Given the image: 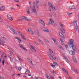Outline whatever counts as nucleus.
Wrapping results in <instances>:
<instances>
[{"label": "nucleus", "instance_id": "obj_1", "mask_svg": "<svg viewBox=\"0 0 79 79\" xmlns=\"http://www.w3.org/2000/svg\"><path fill=\"white\" fill-rule=\"evenodd\" d=\"M70 42L68 43V45H69L70 48H72L74 51H76L77 49L76 46L74 44V40H70Z\"/></svg>", "mask_w": 79, "mask_h": 79}, {"label": "nucleus", "instance_id": "obj_2", "mask_svg": "<svg viewBox=\"0 0 79 79\" xmlns=\"http://www.w3.org/2000/svg\"><path fill=\"white\" fill-rule=\"evenodd\" d=\"M49 20L50 21L48 22V25L49 26L52 25V23H53V25L54 26H57V24H56V23L52 19H50Z\"/></svg>", "mask_w": 79, "mask_h": 79}, {"label": "nucleus", "instance_id": "obj_3", "mask_svg": "<svg viewBox=\"0 0 79 79\" xmlns=\"http://www.w3.org/2000/svg\"><path fill=\"white\" fill-rule=\"evenodd\" d=\"M59 25L61 27V28L63 29H61L60 31L63 33H64V31H65V29L63 27V25L61 24V23H59Z\"/></svg>", "mask_w": 79, "mask_h": 79}, {"label": "nucleus", "instance_id": "obj_4", "mask_svg": "<svg viewBox=\"0 0 79 79\" xmlns=\"http://www.w3.org/2000/svg\"><path fill=\"white\" fill-rule=\"evenodd\" d=\"M48 5L50 7H51L53 10H54L55 11H56V9L55 8V7L54 6H53L52 5V4L50 3V2H49L48 3Z\"/></svg>", "mask_w": 79, "mask_h": 79}, {"label": "nucleus", "instance_id": "obj_5", "mask_svg": "<svg viewBox=\"0 0 79 79\" xmlns=\"http://www.w3.org/2000/svg\"><path fill=\"white\" fill-rule=\"evenodd\" d=\"M39 23H40L42 24L44 26H45V23H44V21H43V20H42L40 19H39Z\"/></svg>", "mask_w": 79, "mask_h": 79}, {"label": "nucleus", "instance_id": "obj_6", "mask_svg": "<svg viewBox=\"0 0 79 79\" xmlns=\"http://www.w3.org/2000/svg\"><path fill=\"white\" fill-rule=\"evenodd\" d=\"M32 12L33 13H34L35 16H37V10L35 9H33L32 10Z\"/></svg>", "mask_w": 79, "mask_h": 79}, {"label": "nucleus", "instance_id": "obj_7", "mask_svg": "<svg viewBox=\"0 0 79 79\" xmlns=\"http://www.w3.org/2000/svg\"><path fill=\"white\" fill-rule=\"evenodd\" d=\"M19 46L21 48H22L23 50L24 51H25L26 52H27V49H26L25 48H24L23 47V46L22 45V44H19Z\"/></svg>", "mask_w": 79, "mask_h": 79}, {"label": "nucleus", "instance_id": "obj_8", "mask_svg": "<svg viewBox=\"0 0 79 79\" xmlns=\"http://www.w3.org/2000/svg\"><path fill=\"white\" fill-rule=\"evenodd\" d=\"M7 18L10 21H13V18H12V17L10 15H7Z\"/></svg>", "mask_w": 79, "mask_h": 79}, {"label": "nucleus", "instance_id": "obj_9", "mask_svg": "<svg viewBox=\"0 0 79 79\" xmlns=\"http://www.w3.org/2000/svg\"><path fill=\"white\" fill-rule=\"evenodd\" d=\"M69 53L71 55H75L76 52H73V51H71L69 52Z\"/></svg>", "mask_w": 79, "mask_h": 79}, {"label": "nucleus", "instance_id": "obj_10", "mask_svg": "<svg viewBox=\"0 0 79 79\" xmlns=\"http://www.w3.org/2000/svg\"><path fill=\"white\" fill-rule=\"evenodd\" d=\"M75 32H76L77 30V22H75Z\"/></svg>", "mask_w": 79, "mask_h": 79}, {"label": "nucleus", "instance_id": "obj_11", "mask_svg": "<svg viewBox=\"0 0 79 79\" xmlns=\"http://www.w3.org/2000/svg\"><path fill=\"white\" fill-rule=\"evenodd\" d=\"M48 55L49 56H50V57H52L54 60L56 58V57L55 56H51V54H50V53L48 52Z\"/></svg>", "mask_w": 79, "mask_h": 79}, {"label": "nucleus", "instance_id": "obj_12", "mask_svg": "<svg viewBox=\"0 0 79 79\" xmlns=\"http://www.w3.org/2000/svg\"><path fill=\"white\" fill-rule=\"evenodd\" d=\"M15 39L17 40H18L19 42H21V43H22V42H23V41L21 40V39H20L19 38H18V37H15Z\"/></svg>", "mask_w": 79, "mask_h": 79}, {"label": "nucleus", "instance_id": "obj_13", "mask_svg": "<svg viewBox=\"0 0 79 79\" xmlns=\"http://www.w3.org/2000/svg\"><path fill=\"white\" fill-rule=\"evenodd\" d=\"M59 34L60 36H61V37H62L63 38H64V39H65V38L64 37V35H63V33H62L61 32H60L59 33Z\"/></svg>", "mask_w": 79, "mask_h": 79}, {"label": "nucleus", "instance_id": "obj_14", "mask_svg": "<svg viewBox=\"0 0 79 79\" xmlns=\"http://www.w3.org/2000/svg\"><path fill=\"white\" fill-rule=\"evenodd\" d=\"M58 47H59V48L61 50H64V48H63V47H62L61 45H59L58 46Z\"/></svg>", "mask_w": 79, "mask_h": 79}, {"label": "nucleus", "instance_id": "obj_15", "mask_svg": "<svg viewBox=\"0 0 79 79\" xmlns=\"http://www.w3.org/2000/svg\"><path fill=\"white\" fill-rule=\"evenodd\" d=\"M69 8L70 10H73V9H75V7L73 5L72 6H70L69 7Z\"/></svg>", "mask_w": 79, "mask_h": 79}, {"label": "nucleus", "instance_id": "obj_16", "mask_svg": "<svg viewBox=\"0 0 79 79\" xmlns=\"http://www.w3.org/2000/svg\"><path fill=\"white\" fill-rule=\"evenodd\" d=\"M30 47L32 49H33V50L35 52H36V50H35V48H34V47H33V46H32V45H30Z\"/></svg>", "mask_w": 79, "mask_h": 79}, {"label": "nucleus", "instance_id": "obj_17", "mask_svg": "<svg viewBox=\"0 0 79 79\" xmlns=\"http://www.w3.org/2000/svg\"><path fill=\"white\" fill-rule=\"evenodd\" d=\"M72 69V70H73V71H74V72H75V73H76L77 74L79 73H78V72H77V70L76 69H75L74 70V69Z\"/></svg>", "mask_w": 79, "mask_h": 79}, {"label": "nucleus", "instance_id": "obj_18", "mask_svg": "<svg viewBox=\"0 0 79 79\" xmlns=\"http://www.w3.org/2000/svg\"><path fill=\"white\" fill-rule=\"evenodd\" d=\"M8 49L10 50V52H12V53H13L14 52L13 50V49L12 48H8Z\"/></svg>", "mask_w": 79, "mask_h": 79}, {"label": "nucleus", "instance_id": "obj_19", "mask_svg": "<svg viewBox=\"0 0 79 79\" xmlns=\"http://www.w3.org/2000/svg\"><path fill=\"white\" fill-rule=\"evenodd\" d=\"M62 69L63 71H64V73H66V74H67V73H68V72H67L66 71V70H65V69H64L63 68H62Z\"/></svg>", "mask_w": 79, "mask_h": 79}, {"label": "nucleus", "instance_id": "obj_20", "mask_svg": "<svg viewBox=\"0 0 79 79\" xmlns=\"http://www.w3.org/2000/svg\"><path fill=\"white\" fill-rule=\"evenodd\" d=\"M40 28L41 29V30L44 32L45 31V30L47 28H44V27H40Z\"/></svg>", "mask_w": 79, "mask_h": 79}, {"label": "nucleus", "instance_id": "obj_21", "mask_svg": "<svg viewBox=\"0 0 79 79\" xmlns=\"http://www.w3.org/2000/svg\"><path fill=\"white\" fill-rule=\"evenodd\" d=\"M26 18H27V17L23 16L22 17V19H23V20H26V19H27Z\"/></svg>", "mask_w": 79, "mask_h": 79}, {"label": "nucleus", "instance_id": "obj_22", "mask_svg": "<svg viewBox=\"0 0 79 79\" xmlns=\"http://www.w3.org/2000/svg\"><path fill=\"white\" fill-rule=\"evenodd\" d=\"M5 10V8L3 6L1 7L0 8V10H1V11H3Z\"/></svg>", "mask_w": 79, "mask_h": 79}, {"label": "nucleus", "instance_id": "obj_23", "mask_svg": "<svg viewBox=\"0 0 79 79\" xmlns=\"http://www.w3.org/2000/svg\"><path fill=\"white\" fill-rule=\"evenodd\" d=\"M55 44H56V45H58V42L56 40L55 41H54V42Z\"/></svg>", "mask_w": 79, "mask_h": 79}, {"label": "nucleus", "instance_id": "obj_24", "mask_svg": "<svg viewBox=\"0 0 79 79\" xmlns=\"http://www.w3.org/2000/svg\"><path fill=\"white\" fill-rule=\"evenodd\" d=\"M73 60L74 62H75V63H77V60L76 58H73Z\"/></svg>", "mask_w": 79, "mask_h": 79}, {"label": "nucleus", "instance_id": "obj_25", "mask_svg": "<svg viewBox=\"0 0 79 79\" xmlns=\"http://www.w3.org/2000/svg\"><path fill=\"white\" fill-rule=\"evenodd\" d=\"M0 42H1L2 43H3V44H5V42L3 41V40L2 39H0Z\"/></svg>", "mask_w": 79, "mask_h": 79}, {"label": "nucleus", "instance_id": "obj_26", "mask_svg": "<svg viewBox=\"0 0 79 79\" xmlns=\"http://www.w3.org/2000/svg\"><path fill=\"white\" fill-rule=\"evenodd\" d=\"M30 73V71L29 70H27L26 71L25 74H28V73Z\"/></svg>", "mask_w": 79, "mask_h": 79}, {"label": "nucleus", "instance_id": "obj_27", "mask_svg": "<svg viewBox=\"0 0 79 79\" xmlns=\"http://www.w3.org/2000/svg\"><path fill=\"white\" fill-rule=\"evenodd\" d=\"M44 32H49V31L46 28V29L45 30Z\"/></svg>", "mask_w": 79, "mask_h": 79}, {"label": "nucleus", "instance_id": "obj_28", "mask_svg": "<svg viewBox=\"0 0 79 79\" xmlns=\"http://www.w3.org/2000/svg\"><path fill=\"white\" fill-rule=\"evenodd\" d=\"M9 58H10V61H13V58L10 56H9Z\"/></svg>", "mask_w": 79, "mask_h": 79}, {"label": "nucleus", "instance_id": "obj_29", "mask_svg": "<svg viewBox=\"0 0 79 79\" xmlns=\"http://www.w3.org/2000/svg\"><path fill=\"white\" fill-rule=\"evenodd\" d=\"M14 2L15 3H19V0H14Z\"/></svg>", "mask_w": 79, "mask_h": 79}, {"label": "nucleus", "instance_id": "obj_30", "mask_svg": "<svg viewBox=\"0 0 79 79\" xmlns=\"http://www.w3.org/2000/svg\"><path fill=\"white\" fill-rule=\"evenodd\" d=\"M10 30L11 31H12L13 32H15V30H14V29H13V28L11 27L10 28Z\"/></svg>", "mask_w": 79, "mask_h": 79}, {"label": "nucleus", "instance_id": "obj_31", "mask_svg": "<svg viewBox=\"0 0 79 79\" xmlns=\"http://www.w3.org/2000/svg\"><path fill=\"white\" fill-rule=\"evenodd\" d=\"M38 40L39 42H41V44H43V41H41V40H40V39H38Z\"/></svg>", "mask_w": 79, "mask_h": 79}, {"label": "nucleus", "instance_id": "obj_32", "mask_svg": "<svg viewBox=\"0 0 79 79\" xmlns=\"http://www.w3.org/2000/svg\"><path fill=\"white\" fill-rule=\"evenodd\" d=\"M36 5H39V1H37V0H36Z\"/></svg>", "mask_w": 79, "mask_h": 79}, {"label": "nucleus", "instance_id": "obj_33", "mask_svg": "<svg viewBox=\"0 0 79 79\" xmlns=\"http://www.w3.org/2000/svg\"><path fill=\"white\" fill-rule=\"evenodd\" d=\"M28 31L29 32H32V30H31V28H29L28 30Z\"/></svg>", "mask_w": 79, "mask_h": 79}, {"label": "nucleus", "instance_id": "obj_34", "mask_svg": "<svg viewBox=\"0 0 79 79\" xmlns=\"http://www.w3.org/2000/svg\"><path fill=\"white\" fill-rule=\"evenodd\" d=\"M49 52H50V53H53V51L52 50L49 49Z\"/></svg>", "mask_w": 79, "mask_h": 79}, {"label": "nucleus", "instance_id": "obj_35", "mask_svg": "<svg viewBox=\"0 0 79 79\" xmlns=\"http://www.w3.org/2000/svg\"><path fill=\"white\" fill-rule=\"evenodd\" d=\"M17 32L19 33V34L20 35L23 34L20 31H17Z\"/></svg>", "mask_w": 79, "mask_h": 79}, {"label": "nucleus", "instance_id": "obj_36", "mask_svg": "<svg viewBox=\"0 0 79 79\" xmlns=\"http://www.w3.org/2000/svg\"><path fill=\"white\" fill-rule=\"evenodd\" d=\"M34 43H35V44H36V45H39V43H38V42L35 41H34Z\"/></svg>", "mask_w": 79, "mask_h": 79}, {"label": "nucleus", "instance_id": "obj_37", "mask_svg": "<svg viewBox=\"0 0 79 79\" xmlns=\"http://www.w3.org/2000/svg\"><path fill=\"white\" fill-rule=\"evenodd\" d=\"M2 63L3 65H4V64H5V60H3Z\"/></svg>", "mask_w": 79, "mask_h": 79}, {"label": "nucleus", "instance_id": "obj_38", "mask_svg": "<svg viewBox=\"0 0 79 79\" xmlns=\"http://www.w3.org/2000/svg\"><path fill=\"white\" fill-rule=\"evenodd\" d=\"M18 57V58H19V61H23V60L22 59L20 58L18 56H17Z\"/></svg>", "mask_w": 79, "mask_h": 79}, {"label": "nucleus", "instance_id": "obj_39", "mask_svg": "<svg viewBox=\"0 0 79 79\" xmlns=\"http://www.w3.org/2000/svg\"><path fill=\"white\" fill-rule=\"evenodd\" d=\"M74 22H72L71 24V25H70V26L71 27L72 26H73V25H74Z\"/></svg>", "mask_w": 79, "mask_h": 79}, {"label": "nucleus", "instance_id": "obj_40", "mask_svg": "<svg viewBox=\"0 0 79 79\" xmlns=\"http://www.w3.org/2000/svg\"><path fill=\"white\" fill-rule=\"evenodd\" d=\"M71 14H72V13H69V12H68L67 13V15L69 16H70V15H71Z\"/></svg>", "mask_w": 79, "mask_h": 79}, {"label": "nucleus", "instance_id": "obj_41", "mask_svg": "<svg viewBox=\"0 0 79 79\" xmlns=\"http://www.w3.org/2000/svg\"><path fill=\"white\" fill-rule=\"evenodd\" d=\"M1 36L2 37V38H3V37H4V36H5L3 34H1Z\"/></svg>", "mask_w": 79, "mask_h": 79}, {"label": "nucleus", "instance_id": "obj_42", "mask_svg": "<svg viewBox=\"0 0 79 79\" xmlns=\"http://www.w3.org/2000/svg\"><path fill=\"white\" fill-rule=\"evenodd\" d=\"M5 54V53L4 52H3V53L1 55V57L2 58L3 57V56Z\"/></svg>", "mask_w": 79, "mask_h": 79}, {"label": "nucleus", "instance_id": "obj_43", "mask_svg": "<svg viewBox=\"0 0 79 79\" xmlns=\"http://www.w3.org/2000/svg\"><path fill=\"white\" fill-rule=\"evenodd\" d=\"M49 76L51 79H52L53 78V76H52V75H49Z\"/></svg>", "mask_w": 79, "mask_h": 79}, {"label": "nucleus", "instance_id": "obj_44", "mask_svg": "<svg viewBox=\"0 0 79 79\" xmlns=\"http://www.w3.org/2000/svg\"><path fill=\"white\" fill-rule=\"evenodd\" d=\"M61 43H62V45H64V41H62V42H61Z\"/></svg>", "mask_w": 79, "mask_h": 79}, {"label": "nucleus", "instance_id": "obj_45", "mask_svg": "<svg viewBox=\"0 0 79 79\" xmlns=\"http://www.w3.org/2000/svg\"><path fill=\"white\" fill-rule=\"evenodd\" d=\"M11 10H15V9L14 8H11Z\"/></svg>", "mask_w": 79, "mask_h": 79}, {"label": "nucleus", "instance_id": "obj_46", "mask_svg": "<svg viewBox=\"0 0 79 79\" xmlns=\"http://www.w3.org/2000/svg\"><path fill=\"white\" fill-rule=\"evenodd\" d=\"M52 64H51V66H52V68H55L56 65H52Z\"/></svg>", "mask_w": 79, "mask_h": 79}, {"label": "nucleus", "instance_id": "obj_47", "mask_svg": "<svg viewBox=\"0 0 79 79\" xmlns=\"http://www.w3.org/2000/svg\"><path fill=\"white\" fill-rule=\"evenodd\" d=\"M22 69V68H21V67H19V71H21V69Z\"/></svg>", "mask_w": 79, "mask_h": 79}, {"label": "nucleus", "instance_id": "obj_48", "mask_svg": "<svg viewBox=\"0 0 79 79\" xmlns=\"http://www.w3.org/2000/svg\"><path fill=\"white\" fill-rule=\"evenodd\" d=\"M54 60H55V61H58V59L56 58V57Z\"/></svg>", "mask_w": 79, "mask_h": 79}, {"label": "nucleus", "instance_id": "obj_49", "mask_svg": "<svg viewBox=\"0 0 79 79\" xmlns=\"http://www.w3.org/2000/svg\"><path fill=\"white\" fill-rule=\"evenodd\" d=\"M52 40L54 42L56 40V39L54 38H52Z\"/></svg>", "mask_w": 79, "mask_h": 79}, {"label": "nucleus", "instance_id": "obj_50", "mask_svg": "<svg viewBox=\"0 0 79 79\" xmlns=\"http://www.w3.org/2000/svg\"><path fill=\"white\" fill-rule=\"evenodd\" d=\"M22 38L24 40H26V38H25L24 36L23 37H22Z\"/></svg>", "mask_w": 79, "mask_h": 79}, {"label": "nucleus", "instance_id": "obj_51", "mask_svg": "<svg viewBox=\"0 0 79 79\" xmlns=\"http://www.w3.org/2000/svg\"><path fill=\"white\" fill-rule=\"evenodd\" d=\"M36 6L37 8H39V4H36Z\"/></svg>", "mask_w": 79, "mask_h": 79}, {"label": "nucleus", "instance_id": "obj_52", "mask_svg": "<svg viewBox=\"0 0 79 79\" xmlns=\"http://www.w3.org/2000/svg\"><path fill=\"white\" fill-rule=\"evenodd\" d=\"M27 12L28 14H31V12H30V11H27Z\"/></svg>", "mask_w": 79, "mask_h": 79}, {"label": "nucleus", "instance_id": "obj_53", "mask_svg": "<svg viewBox=\"0 0 79 79\" xmlns=\"http://www.w3.org/2000/svg\"><path fill=\"white\" fill-rule=\"evenodd\" d=\"M65 47L66 48H68V46L67 45H65Z\"/></svg>", "mask_w": 79, "mask_h": 79}, {"label": "nucleus", "instance_id": "obj_54", "mask_svg": "<svg viewBox=\"0 0 79 79\" xmlns=\"http://www.w3.org/2000/svg\"><path fill=\"white\" fill-rule=\"evenodd\" d=\"M3 39H4L5 40H7V39H6V38L5 37V36L3 38Z\"/></svg>", "mask_w": 79, "mask_h": 79}, {"label": "nucleus", "instance_id": "obj_55", "mask_svg": "<svg viewBox=\"0 0 79 79\" xmlns=\"http://www.w3.org/2000/svg\"><path fill=\"white\" fill-rule=\"evenodd\" d=\"M14 32V34H15V35H17V33H16V32H15H15Z\"/></svg>", "mask_w": 79, "mask_h": 79}, {"label": "nucleus", "instance_id": "obj_56", "mask_svg": "<svg viewBox=\"0 0 79 79\" xmlns=\"http://www.w3.org/2000/svg\"><path fill=\"white\" fill-rule=\"evenodd\" d=\"M48 10L49 11H52V10L50 8H48Z\"/></svg>", "mask_w": 79, "mask_h": 79}, {"label": "nucleus", "instance_id": "obj_57", "mask_svg": "<svg viewBox=\"0 0 79 79\" xmlns=\"http://www.w3.org/2000/svg\"><path fill=\"white\" fill-rule=\"evenodd\" d=\"M7 27H8V28H10V29H11V27L9 26H7Z\"/></svg>", "mask_w": 79, "mask_h": 79}, {"label": "nucleus", "instance_id": "obj_58", "mask_svg": "<svg viewBox=\"0 0 79 79\" xmlns=\"http://www.w3.org/2000/svg\"><path fill=\"white\" fill-rule=\"evenodd\" d=\"M0 45H3V46H4V45L3 44H2V43H0Z\"/></svg>", "mask_w": 79, "mask_h": 79}, {"label": "nucleus", "instance_id": "obj_59", "mask_svg": "<svg viewBox=\"0 0 79 79\" xmlns=\"http://www.w3.org/2000/svg\"><path fill=\"white\" fill-rule=\"evenodd\" d=\"M30 63H31V64H33V65L34 64H32V61L30 60Z\"/></svg>", "mask_w": 79, "mask_h": 79}, {"label": "nucleus", "instance_id": "obj_60", "mask_svg": "<svg viewBox=\"0 0 79 79\" xmlns=\"http://www.w3.org/2000/svg\"><path fill=\"white\" fill-rule=\"evenodd\" d=\"M35 2H34L33 3V6H35Z\"/></svg>", "mask_w": 79, "mask_h": 79}, {"label": "nucleus", "instance_id": "obj_61", "mask_svg": "<svg viewBox=\"0 0 79 79\" xmlns=\"http://www.w3.org/2000/svg\"><path fill=\"white\" fill-rule=\"evenodd\" d=\"M46 77L48 79H49V78L50 77H49L48 76H47Z\"/></svg>", "mask_w": 79, "mask_h": 79}, {"label": "nucleus", "instance_id": "obj_62", "mask_svg": "<svg viewBox=\"0 0 79 79\" xmlns=\"http://www.w3.org/2000/svg\"><path fill=\"white\" fill-rule=\"evenodd\" d=\"M35 79H39V77H35Z\"/></svg>", "mask_w": 79, "mask_h": 79}, {"label": "nucleus", "instance_id": "obj_63", "mask_svg": "<svg viewBox=\"0 0 79 79\" xmlns=\"http://www.w3.org/2000/svg\"><path fill=\"white\" fill-rule=\"evenodd\" d=\"M27 60H28L29 61H31V59L29 58H27Z\"/></svg>", "mask_w": 79, "mask_h": 79}, {"label": "nucleus", "instance_id": "obj_64", "mask_svg": "<svg viewBox=\"0 0 79 79\" xmlns=\"http://www.w3.org/2000/svg\"><path fill=\"white\" fill-rule=\"evenodd\" d=\"M60 40L61 42H62L63 41V39H60Z\"/></svg>", "mask_w": 79, "mask_h": 79}]
</instances>
